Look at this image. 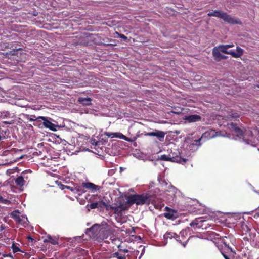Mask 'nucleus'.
Wrapping results in <instances>:
<instances>
[{
  "label": "nucleus",
  "mask_w": 259,
  "mask_h": 259,
  "mask_svg": "<svg viewBox=\"0 0 259 259\" xmlns=\"http://www.w3.org/2000/svg\"><path fill=\"white\" fill-rule=\"evenodd\" d=\"M154 205L156 209H160L161 204L156 205L155 201L152 199V196L148 193L135 194L129 195L127 198L126 204L132 205L134 204L137 205H148L150 203Z\"/></svg>",
  "instance_id": "obj_1"
},
{
  "label": "nucleus",
  "mask_w": 259,
  "mask_h": 259,
  "mask_svg": "<svg viewBox=\"0 0 259 259\" xmlns=\"http://www.w3.org/2000/svg\"><path fill=\"white\" fill-rule=\"evenodd\" d=\"M190 225L194 229H200L202 230L207 229L210 227L214 225L212 219L204 217L197 218L193 220Z\"/></svg>",
  "instance_id": "obj_2"
},
{
  "label": "nucleus",
  "mask_w": 259,
  "mask_h": 259,
  "mask_svg": "<svg viewBox=\"0 0 259 259\" xmlns=\"http://www.w3.org/2000/svg\"><path fill=\"white\" fill-rule=\"evenodd\" d=\"M222 242L227 248V250L231 252L233 256L236 255V239L233 235L229 234L227 236H224L222 238Z\"/></svg>",
  "instance_id": "obj_3"
},
{
  "label": "nucleus",
  "mask_w": 259,
  "mask_h": 259,
  "mask_svg": "<svg viewBox=\"0 0 259 259\" xmlns=\"http://www.w3.org/2000/svg\"><path fill=\"white\" fill-rule=\"evenodd\" d=\"M89 232H92L94 236H96L100 232L103 233L102 240L107 238L111 234V230L109 229L105 228L103 229L101 226L98 224H95L92 227L88 229Z\"/></svg>",
  "instance_id": "obj_4"
},
{
  "label": "nucleus",
  "mask_w": 259,
  "mask_h": 259,
  "mask_svg": "<svg viewBox=\"0 0 259 259\" xmlns=\"http://www.w3.org/2000/svg\"><path fill=\"white\" fill-rule=\"evenodd\" d=\"M217 48L220 52H222L226 54L231 55L234 58L240 57L244 53L243 49L238 46L236 48V52H235L234 50H233L228 51V48L226 45H220L217 47Z\"/></svg>",
  "instance_id": "obj_5"
},
{
  "label": "nucleus",
  "mask_w": 259,
  "mask_h": 259,
  "mask_svg": "<svg viewBox=\"0 0 259 259\" xmlns=\"http://www.w3.org/2000/svg\"><path fill=\"white\" fill-rule=\"evenodd\" d=\"M173 155L174 154H170L168 155L165 154L162 155H161L160 159L164 161L175 162L180 164H184L187 161V159L186 158H182L179 155L174 156Z\"/></svg>",
  "instance_id": "obj_6"
},
{
  "label": "nucleus",
  "mask_w": 259,
  "mask_h": 259,
  "mask_svg": "<svg viewBox=\"0 0 259 259\" xmlns=\"http://www.w3.org/2000/svg\"><path fill=\"white\" fill-rule=\"evenodd\" d=\"M176 240L181 243L183 247H186L189 238H188L187 233L185 230H182L179 235L176 234Z\"/></svg>",
  "instance_id": "obj_7"
},
{
  "label": "nucleus",
  "mask_w": 259,
  "mask_h": 259,
  "mask_svg": "<svg viewBox=\"0 0 259 259\" xmlns=\"http://www.w3.org/2000/svg\"><path fill=\"white\" fill-rule=\"evenodd\" d=\"M104 135L107 136L109 138H114L116 137L121 139H123L128 142H133L135 140L132 139L124 136L121 133H112V132H106L104 133Z\"/></svg>",
  "instance_id": "obj_8"
},
{
  "label": "nucleus",
  "mask_w": 259,
  "mask_h": 259,
  "mask_svg": "<svg viewBox=\"0 0 259 259\" xmlns=\"http://www.w3.org/2000/svg\"><path fill=\"white\" fill-rule=\"evenodd\" d=\"M229 128L233 131L238 137H242L243 135V131L237 126V123L231 122L227 124Z\"/></svg>",
  "instance_id": "obj_9"
},
{
  "label": "nucleus",
  "mask_w": 259,
  "mask_h": 259,
  "mask_svg": "<svg viewBox=\"0 0 259 259\" xmlns=\"http://www.w3.org/2000/svg\"><path fill=\"white\" fill-rule=\"evenodd\" d=\"M229 128L233 131L238 137H242L243 135V131L237 126V123L231 122L227 124Z\"/></svg>",
  "instance_id": "obj_10"
},
{
  "label": "nucleus",
  "mask_w": 259,
  "mask_h": 259,
  "mask_svg": "<svg viewBox=\"0 0 259 259\" xmlns=\"http://www.w3.org/2000/svg\"><path fill=\"white\" fill-rule=\"evenodd\" d=\"M225 21L231 24H241L242 22L238 19H235L225 12L222 18Z\"/></svg>",
  "instance_id": "obj_11"
},
{
  "label": "nucleus",
  "mask_w": 259,
  "mask_h": 259,
  "mask_svg": "<svg viewBox=\"0 0 259 259\" xmlns=\"http://www.w3.org/2000/svg\"><path fill=\"white\" fill-rule=\"evenodd\" d=\"M183 119L189 123H192L200 121L202 117L197 114H192L185 116Z\"/></svg>",
  "instance_id": "obj_12"
},
{
  "label": "nucleus",
  "mask_w": 259,
  "mask_h": 259,
  "mask_svg": "<svg viewBox=\"0 0 259 259\" xmlns=\"http://www.w3.org/2000/svg\"><path fill=\"white\" fill-rule=\"evenodd\" d=\"M39 118H41V120H43L42 124L45 127L49 128L53 131H56L55 128L56 126L54 123L48 120L47 117L44 116H39Z\"/></svg>",
  "instance_id": "obj_13"
},
{
  "label": "nucleus",
  "mask_w": 259,
  "mask_h": 259,
  "mask_svg": "<svg viewBox=\"0 0 259 259\" xmlns=\"http://www.w3.org/2000/svg\"><path fill=\"white\" fill-rule=\"evenodd\" d=\"M165 209L167 212L164 213V216L166 218L174 220L177 218V211L176 210L171 209L168 207H166Z\"/></svg>",
  "instance_id": "obj_14"
},
{
  "label": "nucleus",
  "mask_w": 259,
  "mask_h": 259,
  "mask_svg": "<svg viewBox=\"0 0 259 259\" xmlns=\"http://www.w3.org/2000/svg\"><path fill=\"white\" fill-rule=\"evenodd\" d=\"M83 186L92 192H96L101 189V187L94 184L91 182H83Z\"/></svg>",
  "instance_id": "obj_15"
},
{
  "label": "nucleus",
  "mask_w": 259,
  "mask_h": 259,
  "mask_svg": "<svg viewBox=\"0 0 259 259\" xmlns=\"http://www.w3.org/2000/svg\"><path fill=\"white\" fill-rule=\"evenodd\" d=\"M145 135L148 136H155L158 138L159 139L161 138L163 139L165 136V133L161 131L155 130V132L147 133Z\"/></svg>",
  "instance_id": "obj_16"
},
{
  "label": "nucleus",
  "mask_w": 259,
  "mask_h": 259,
  "mask_svg": "<svg viewBox=\"0 0 259 259\" xmlns=\"http://www.w3.org/2000/svg\"><path fill=\"white\" fill-rule=\"evenodd\" d=\"M104 205H105V202L103 200H100L98 201L91 203L89 205V207L91 209L95 208L102 209L104 207Z\"/></svg>",
  "instance_id": "obj_17"
},
{
  "label": "nucleus",
  "mask_w": 259,
  "mask_h": 259,
  "mask_svg": "<svg viewBox=\"0 0 259 259\" xmlns=\"http://www.w3.org/2000/svg\"><path fill=\"white\" fill-rule=\"evenodd\" d=\"M240 117V114L235 112L233 110H231L229 112L228 115L224 117V119L226 120H231L233 118H238Z\"/></svg>",
  "instance_id": "obj_18"
},
{
  "label": "nucleus",
  "mask_w": 259,
  "mask_h": 259,
  "mask_svg": "<svg viewBox=\"0 0 259 259\" xmlns=\"http://www.w3.org/2000/svg\"><path fill=\"white\" fill-rule=\"evenodd\" d=\"M217 132L214 130L210 129L203 133L201 138H205L207 139H211L216 136Z\"/></svg>",
  "instance_id": "obj_19"
},
{
  "label": "nucleus",
  "mask_w": 259,
  "mask_h": 259,
  "mask_svg": "<svg viewBox=\"0 0 259 259\" xmlns=\"http://www.w3.org/2000/svg\"><path fill=\"white\" fill-rule=\"evenodd\" d=\"M92 101V99L89 97H88V98L80 97L78 99V102L79 103V104H81L82 105H83L84 106L91 105H92V102H91Z\"/></svg>",
  "instance_id": "obj_20"
},
{
  "label": "nucleus",
  "mask_w": 259,
  "mask_h": 259,
  "mask_svg": "<svg viewBox=\"0 0 259 259\" xmlns=\"http://www.w3.org/2000/svg\"><path fill=\"white\" fill-rule=\"evenodd\" d=\"M212 54L213 57L217 62H219L221 60L222 54L217 48V47L212 49Z\"/></svg>",
  "instance_id": "obj_21"
},
{
  "label": "nucleus",
  "mask_w": 259,
  "mask_h": 259,
  "mask_svg": "<svg viewBox=\"0 0 259 259\" xmlns=\"http://www.w3.org/2000/svg\"><path fill=\"white\" fill-rule=\"evenodd\" d=\"M224 12H222L220 10H214L212 12H210L208 13L209 16H214L220 18H223L224 17Z\"/></svg>",
  "instance_id": "obj_22"
},
{
  "label": "nucleus",
  "mask_w": 259,
  "mask_h": 259,
  "mask_svg": "<svg viewBox=\"0 0 259 259\" xmlns=\"http://www.w3.org/2000/svg\"><path fill=\"white\" fill-rule=\"evenodd\" d=\"M97 35H95L93 34H90L89 36L87 37V38L84 40V42H81L80 44L83 45L84 46L89 45L88 40L94 41L95 44H97L96 41H95L96 37H97Z\"/></svg>",
  "instance_id": "obj_23"
},
{
  "label": "nucleus",
  "mask_w": 259,
  "mask_h": 259,
  "mask_svg": "<svg viewBox=\"0 0 259 259\" xmlns=\"http://www.w3.org/2000/svg\"><path fill=\"white\" fill-rule=\"evenodd\" d=\"M44 243H50L53 245H58V242L57 240L53 238L51 236L48 235L47 238L43 240Z\"/></svg>",
  "instance_id": "obj_24"
},
{
  "label": "nucleus",
  "mask_w": 259,
  "mask_h": 259,
  "mask_svg": "<svg viewBox=\"0 0 259 259\" xmlns=\"http://www.w3.org/2000/svg\"><path fill=\"white\" fill-rule=\"evenodd\" d=\"M40 119H41V118H39V116L37 117L34 115H30L29 121H35L36 123H33V125L34 126H38L39 127H41L40 124H37V123L41 121L40 120Z\"/></svg>",
  "instance_id": "obj_25"
},
{
  "label": "nucleus",
  "mask_w": 259,
  "mask_h": 259,
  "mask_svg": "<svg viewBox=\"0 0 259 259\" xmlns=\"http://www.w3.org/2000/svg\"><path fill=\"white\" fill-rule=\"evenodd\" d=\"M75 188H76L75 194H77L79 195H80L85 192V191L84 190V188L85 187L83 186L82 183L81 185H75Z\"/></svg>",
  "instance_id": "obj_26"
},
{
  "label": "nucleus",
  "mask_w": 259,
  "mask_h": 259,
  "mask_svg": "<svg viewBox=\"0 0 259 259\" xmlns=\"http://www.w3.org/2000/svg\"><path fill=\"white\" fill-rule=\"evenodd\" d=\"M20 212L18 210H15L11 212V215L12 218H13L16 221L20 222L21 221V219L20 216L18 214Z\"/></svg>",
  "instance_id": "obj_27"
},
{
  "label": "nucleus",
  "mask_w": 259,
  "mask_h": 259,
  "mask_svg": "<svg viewBox=\"0 0 259 259\" xmlns=\"http://www.w3.org/2000/svg\"><path fill=\"white\" fill-rule=\"evenodd\" d=\"M24 178L21 176H18L15 180V184L20 187H22L24 185Z\"/></svg>",
  "instance_id": "obj_28"
},
{
  "label": "nucleus",
  "mask_w": 259,
  "mask_h": 259,
  "mask_svg": "<svg viewBox=\"0 0 259 259\" xmlns=\"http://www.w3.org/2000/svg\"><path fill=\"white\" fill-rule=\"evenodd\" d=\"M176 233L171 232H167L165 233V234L164 235V237L166 239H172V238H176Z\"/></svg>",
  "instance_id": "obj_29"
},
{
  "label": "nucleus",
  "mask_w": 259,
  "mask_h": 259,
  "mask_svg": "<svg viewBox=\"0 0 259 259\" xmlns=\"http://www.w3.org/2000/svg\"><path fill=\"white\" fill-rule=\"evenodd\" d=\"M221 253L225 259H230V257H234L235 256H233L231 252L230 251L229 253L228 252H225L221 251Z\"/></svg>",
  "instance_id": "obj_30"
},
{
  "label": "nucleus",
  "mask_w": 259,
  "mask_h": 259,
  "mask_svg": "<svg viewBox=\"0 0 259 259\" xmlns=\"http://www.w3.org/2000/svg\"><path fill=\"white\" fill-rule=\"evenodd\" d=\"M112 210L114 211V213L115 214H116L118 215H120L122 213L121 208L119 206H113V208Z\"/></svg>",
  "instance_id": "obj_31"
},
{
  "label": "nucleus",
  "mask_w": 259,
  "mask_h": 259,
  "mask_svg": "<svg viewBox=\"0 0 259 259\" xmlns=\"http://www.w3.org/2000/svg\"><path fill=\"white\" fill-rule=\"evenodd\" d=\"M0 203L10 205L11 204V202L8 199L4 198L1 195H0Z\"/></svg>",
  "instance_id": "obj_32"
},
{
  "label": "nucleus",
  "mask_w": 259,
  "mask_h": 259,
  "mask_svg": "<svg viewBox=\"0 0 259 259\" xmlns=\"http://www.w3.org/2000/svg\"><path fill=\"white\" fill-rule=\"evenodd\" d=\"M1 114L0 116L1 117L3 118H7L10 117L11 116V114L10 112L8 111H4L0 112Z\"/></svg>",
  "instance_id": "obj_33"
},
{
  "label": "nucleus",
  "mask_w": 259,
  "mask_h": 259,
  "mask_svg": "<svg viewBox=\"0 0 259 259\" xmlns=\"http://www.w3.org/2000/svg\"><path fill=\"white\" fill-rule=\"evenodd\" d=\"M114 256L117 257L118 259H126V257L124 255L118 252H115L113 254Z\"/></svg>",
  "instance_id": "obj_34"
},
{
  "label": "nucleus",
  "mask_w": 259,
  "mask_h": 259,
  "mask_svg": "<svg viewBox=\"0 0 259 259\" xmlns=\"http://www.w3.org/2000/svg\"><path fill=\"white\" fill-rule=\"evenodd\" d=\"M12 248L14 253H16L18 251H20L19 248L15 245L14 243L12 245Z\"/></svg>",
  "instance_id": "obj_35"
},
{
  "label": "nucleus",
  "mask_w": 259,
  "mask_h": 259,
  "mask_svg": "<svg viewBox=\"0 0 259 259\" xmlns=\"http://www.w3.org/2000/svg\"><path fill=\"white\" fill-rule=\"evenodd\" d=\"M104 207L105 208L106 210L109 211V210L113 209V206L111 205H108L105 202V205H104Z\"/></svg>",
  "instance_id": "obj_36"
},
{
  "label": "nucleus",
  "mask_w": 259,
  "mask_h": 259,
  "mask_svg": "<svg viewBox=\"0 0 259 259\" xmlns=\"http://www.w3.org/2000/svg\"><path fill=\"white\" fill-rule=\"evenodd\" d=\"M63 186L64 188L70 190V191H71L72 192H73L75 194L76 188H75V186L74 187H70V186Z\"/></svg>",
  "instance_id": "obj_37"
},
{
  "label": "nucleus",
  "mask_w": 259,
  "mask_h": 259,
  "mask_svg": "<svg viewBox=\"0 0 259 259\" xmlns=\"http://www.w3.org/2000/svg\"><path fill=\"white\" fill-rule=\"evenodd\" d=\"M126 203L125 204H120L119 206L121 208V211L122 212L124 210H127L128 207L126 206Z\"/></svg>",
  "instance_id": "obj_38"
},
{
  "label": "nucleus",
  "mask_w": 259,
  "mask_h": 259,
  "mask_svg": "<svg viewBox=\"0 0 259 259\" xmlns=\"http://www.w3.org/2000/svg\"><path fill=\"white\" fill-rule=\"evenodd\" d=\"M202 138H199V139L198 140H195L194 141V143L193 144V145H198V146H199L201 145V143H200V141L201 140Z\"/></svg>",
  "instance_id": "obj_39"
},
{
  "label": "nucleus",
  "mask_w": 259,
  "mask_h": 259,
  "mask_svg": "<svg viewBox=\"0 0 259 259\" xmlns=\"http://www.w3.org/2000/svg\"><path fill=\"white\" fill-rule=\"evenodd\" d=\"M21 115L23 117V118L24 119H27V120H29V119H30V115L23 113V114H22Z\"/></svg>",
  "instance_id": "obj_40"
},
{
  "label": "nucleus",
  "mask_w": 259,
  "mask_h": 259,
  "mask_svg": "<svg viewBox=\"0 0 259 259\" xmlns=\"http://www.w3.org/2000/svg\"><path fill=\"white\" fill-rule=\"evenodd\" d=\"M9 257L11 259H13L12 255L11 253H9V254H3V258H6V257Z\"/></svg>",
  "instance_id": "obj_41"
},
{
  "label": "nucleus",
  "mask_w": 259,
  "mask_h": 259,
  "mask_svg": "<svg viewBox=\"0 0 259 259\" xmlns=\"http://www.w3.org/2000/svg\"><path fill=\"white\" fill-rule=\"evenodd\" d=\"M6 227L4 224H1L0 226V231H2L6 229Z\"/></svg>",
  "instance_id": "obj_42"
},
{
  "label": "nucleus",
  "mask_w": 259,
  "mask_h": 259,
  "mask_svg": "<svg viewBox=\"0 0 259 259\" xmlns=\"http://www.w3.org/2000/svg\"><path fill=\"white\" fill-rule=\"evenodd\" d=\"M119 37L122 39H123L124 40H126L127 39V37L125 36L124 34H120L119 35Z\"/></svg>",
  "instance_id": "obj_43"
},
{
  "label": "nucleus",
  "mask_w": 259,
  "mask_h": 259,
  "mask_svg": "<svg viewBox=\"0 0 259 259\" xmlns=\"http://www.w3.org/2000/svg\"><path fill=\"white\" fill-rule=\"evenodd\" d=\"M27 239L32 242L34 240L31 236H28L27 237Z\"/></svg>",
  "instance_id": "obj_44"
},
{
  "label": "nucleus",
  "mask_w": 259,
  "mask_h": 259,
  "mask_svg": "<svg viewBox=\"0 0 259 259\" xmlns=\"http://www.w3.org/2000/svg\"><path fill=\"white\" fill-rule=\"evenodd\" d=\"M228 49L230 48H232L233 47H234V45L233 44H228V45H226Z\"/></svg>",
  "instance_id": "obj_45"
},
{
  "label": "nucleus",
  "mask_w": 259,
  "mask_h": 259,
  "mask_svg": "<svg viewBox=\"0 0 259 259\" xmlns=\"http://www.w3.org/2000/svg\"><path fill=\"white\" fill-rule=\"evenodd\" d=\"M228 57L227 56H225V55H222V56H221V60H225L226 59H227Z\"/></svg>",
  "instance_id": "obj_46"
},
{
  "label": "nucleus",
  "mask_w": 259,
  "mask_h": 259,
  "mask_svg": "<svg viewBox=\"0 0 259 259\" xmlns=\"http://www.w3.org/2000/svg\"><path fill=\"white\" fill-rule=\"evenodd\" d=\"M211 235H212V237H214V238H215V236H219V234H217L214 233H212Z\"/></svg>",
  "instance_id": "obj_47"
},
{
  "label": "nucleus",
  "mask_w": 259,
  "mask_h": 259,
  "mask_svg": "<svg viewBox=\"0 0 259 259\" xmlns=\"http://www.w3.org/2000/svg\"><path fill=\"white\" fill-rule=\"evenodd\" d=\"M242 228L243 229L244 228V227H245L246 228L247 231L249 230L248 227H247V226L246 225H242Z\"/></svg>",
  "instance_id": "obj_48"
},
{
  "label": "nucleus",
  "mask_w": 259,
  "mask_h": 259,
  "mask_svg": "<svg viewBox=\"0 0 259 259\" xmlns=\"http://www.w3.org/2000/svg\"><path fill=\"white\" fill-rule=\"evenodd\" d=\"M5 123L6 124H13V122H8V121H6L5 122Z\"/></svg>",
  "instance_id": "obj_49"
},
{
  "label": "nucleus",
  "mask_w": 259,
  "mask_h": 259,
  "mask_svg": "<svg viewBox=\"0 0 259 259\" xmlns=\"http://www.w3.org/2000/svg\"><path fill=\"white\" fill-rule=\"evenodd\" d=\"M5 138V136L2 137V136L0 135V141H1L2 139H4Z\"/></svg>",
  "instance_id": "obj_50"
},
{
  "label": "nucleus",
  "mask_w": 259,
  "mask_h": 259,
  "mask_svg": "<svg viewBox=\"0 0 259 259\" xmlns=\"http://www.w3.org/2000/svg\"><path fill=\"white\" fill-rule=\"evenodd\" d=\"M174 154V156H176V155H179V156H180V153L178 152V154H177V153L175 154V153H173Z\"/></svg>",
  "instance_id": "obj_51"
},
{
  "label": "nucleus",
  "mask_w": 259,
  "mask_h": 259,
  "mask_svg": "<svg viewBox=\"0 0 259 259\" xmlns=\"http://www.w3.org/2000/svg\"><path fill=\"white\" fill-rule=\"evenodd\" d=\"M124 251V252H128V250H127V249H125V250H124V251Z\"/></svg>",
  "instance_id": "obj_52"
},
{
  "label": "nucleus",
  "mask_w": 259,
  "mask_h": 259,
  "mask_svg": "<svg viewBox=\"0 0 259 259\" xmlns=\"http://www.w3.org/2000/svg\"><path fill=\"white\" fill-rule=\"evenodd\" d=\"M255 87L259 88V84L255 85Z\"/></svg>",
  "instance_id": "obj_53"
},
{
  "label": "nucleus",
  "mask_w": 259,
  "mask_h": 259,
  "mask_svg": "<svg viewBox=\"0 0 259 259\" xmlns=\"http://www.w3.org/2000/svg\"><path fill=\"white\" fill-rule=\"evenodd\" d=\"M173 113H176V114H179V112H175V111L173 112Z\"/></svg>",
  "instance_id": "obj_54"
},
{
  "label": "nucleus",
  "mask_w": 259,
  "mask_h": 259,
  "mask_svg": "<svg viewBox=\"0 0 259 259\" xmlns=\"http://www.w3.org/2000/svg\"><path fill=\"white\" fill-rule=\"evenodd\" d=\"M0 259H5V258L2 257Z\"/></svg>",
  "instance_id": "obj_55"
}]
</instances>
